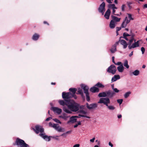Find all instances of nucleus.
<instances>
[{
	"label": "nucleus",
	"instance_id": "26",
	"mask_svg": "<svg viewBox=\"0 0 147 147\" xmlns=\"http://www.w3.org/2000/svg\"><path fill=\"white\" fill-rule=\"evenodd\" d=\"M131 35H129L126 32H124L123 35L124 38L127 41L129 40V38Z\"/></svg>",
	"mask_w": 147,
	"mask_h": 147
},
{
	"label": "nucleus",
	"instance_id": "56",
	"mask_svg": "<svg viewBox=\"0 0 147 147\" xmlns=\"http://www.w3.org/2000/svg\"><path fill=\"white\" fill-rule=\"evenodd\" d=\"M114 58H115V57H114L113 56L112 57V62H113V63H115V61H114Z\"/></svg>",
	"mask_w": 147,
	"mask_h": 147
},
{
	"label": "nucleus",
	"instance_id": "52",
	"mask_svg": "<svg viewBox=\"0 0 147 147\" xmlns=\"http://www.w3.org/2000/svg\"><path fill=\"white\" fill-rule=\"evenodd\" d=\"M95 139V138H94L92 139H90V141L91 142H92V143L94 142V140Z\"/></svg>",
	"mask_w": 147,
	"mask_h": 147
},
{
	"label": "nucleus",
	"instance_id": "47",
	"mask_svg": "<svg viewBox=\"0 0 147 147\" xmlns=\"http://www.w3.org/2000/svg\"><path fill=\"white\" fill-rule=\"evenodd\" d=\"M117 102L120 105L123 102V99H119L117 100Z\"/></svg>",
	"mask_w": 147,
	"mask_h": 147
},
{
	"label": "nucleus",
	"instance_id": "41",
	"mask_svg": "<svg viewBox=\"0 0 147 147\" xmlns=\"http://www.w3.org/2000/svg\"><path fill=\"white\" fill-rule=\"evenodd\" d=\"M56 130H57L59 132L62 131V129L61 128V127H60L59 126H58L56 129Z\"/></svg>",
	"mask_w": 147,
	"mask_h": 147
},
{
	"label": "nucleus",
	"instance_id": "60",
	"mask_svg": "<svg viewBox=\"0 0 147 147\" xmlns=\"http://www.w3.org/2000/svg\"><path fill=\"white\" fill-rule=\"evenodd\" d=\"M144 8H147V4H145L144 5Z\"/></svg>",
	"mask_w": 147,
	"mask_h": 147
},
{
	"label": "nucleus",
	"instance_id": "61",
	"mask_svg": "<svg viewBox=\"0 0 147 147\" xmlns=\"http://www.w3.org/2000/svg\"><path fill=\"white\" fill-rule=\"evenodd\" d=\"M114 2L116 4H117L118 3L117 0H115Z\"/></svg>",
	"mask_w": 147,
	"mask_h": 147
},
{
	"label": "nucleus",
	"instance_id": "23",
	"mask_svg": "<svg viewBox=\"0 0 147 147\" xmlns=\"http://www.w3.org/2000/svg\"><path fill=\"white\" fill-rule=\"evenodd\" d=\"M90 90L91 92L93 93L98 92L99 91V88L95 86L91 87L90 88Z\"/></svg>",
	"mask_w": 147,
	"mask_h": 147
},
{
	"label": "nucleus",
	"instance_id": "59",
	"mask_svg": "<svg viewBox=\"0 0 147 147\" xmlns=\"http://www.w3.org/2000/svg\"><path fill=\"white\" fill-rule=\"evenodd\" d=\"M119 41L118 42H116L115 44L114 45H116V47H117V45L119 43Z\"/></svg>",
	"mask_w": 147,
	"mask_h": 147
},
{
	"label": "nucleus",
	"instance_id": "40",
	"mask_svg": "<svg viewBox=\"0 0 147 147\" xmlns=\"http://www.w3.org/2000/svg\"><path fill=\"white\" fill-rule=\"evenodd\" d=\"M113 87H114L113 86H112V89L113 90V91L115 92H116V93L118 92L119 91V90H118L117 89V88H113Z\"/></svg>",
	"mask_w": 147,
	"mask_h": 147
},
{
	"label": "nucleus",
	"instance_id": "3",
	"mask_svg": "<svg viewBox=\"0 0 147 147\" xmlns=\"http://www.w3.org/2000/svg\"><path fill=\"white\" fill-rule=\"evenodd\" d=\"M84 106L83 105L79 106V108L80 110L78 111V113H79L78 116L80 118L81 117H84L87 118H90V117L88 116H86V115L87 114V112L84 110L83 109H84Z\"/></svg>",
	"mask_w": 147,
	"mask_h": 147
},
{
	"label": "nucleus",
	"instance_id": "43",
	"mask_svg": "<svg viewBox=\"0 0 147 147\" xmlns=\"http://www.w3.org/2000/svg\"><path fill=\"white\" fill-rule=\"evenodd\" d=\"M53 120L56 123H58L60 124L61 123V122L59 120L57 119H53Z\"/></svg>",
	"mask_w": 147,
	"mask_h": 147
},
{
	"label": "nucleus",
	"instance_id": "53",
	"mask_svg": "<svg viewBox=\"0 0 147 147\" xmlns=\"http://www.w3.org/2000/svg\"><path fill=\"white\" fill-rule=\"evenodd\" d=\"M79 146L80 144H77L74 145L73 147H79Z\"/></svg>",
	"mask_w": 147,
	"mask_h": 147
},
{
	"label": "nucleus",
	"instance_id": "18",
	"mask_svg": "<svg viewBox=\"0 0 147 147\" xmlns=\"http://www.w3.org/2000/svg\"><path fill=\"white\" fill-rule=\"evenodd\" d=\"M134 36L135 35L134 34H133L131 35V36L129 38V45H131L133 41L134 42L136 41V40L134 38Z\"/></svg>",
	"mask_w": 147,
	"mask_h": 147
},
{
	"label": "nucleus",
	"instance_id": "46",
	"mask_svg": "<svg viewBox=\"0 0 147 147\" xmlns=\"http://www.w3.org/2000/svg\"><path fill=\"white\" fill-rule=\"evenodd\" d=\"M71 130L67 131L65 133H63L61 135V136H63V135H66V134H70L71 133Z\"/></svg>",
	"mask_w": 147,
	"mask_h": 147
},
{
	"label": "nucleus",
	"instance_id": "48",
	"mask_svg": "<svg viewBox=\"0 0 147 147\" xmlns=\"http://www.w3.org/2000/svg\"><path fill=\"white\" fill-rule=\"evenodd\" d=\"M141 51L142 52V53L143 54L145 51V49L144 47H142L141 48Z\"/></svg>",
	"mask_w": 147,
	"mask_h": 147
},
{
	"label": "nucleus",
	"instance_id": "11",
	"mask_svg": "<svg viewBox=\"0 0 147 147\" xmlns=\"http://www.w3.org/2000/svg\"><path fill=\"white\" fill-rule=\"evenodd\" d=\"M130 22V20H129L127 17H126L125 20L123 21L122 23L121 26L122 28H125L128 23Z\"/></svg>",
	"mask_w": 147,
	"mask_h": 147
},
{
	"label": "nucleus",
	"instance_id": "4",
	"mask_svg": "<svg viewBox=\"0 0 147 147\" xmlns=\"http://www.w3.org/2000/svg\"><path fill=\"white\" fill-rule=\"evenodd\" d=\"M62 97L64 100H69V99L71 98L74 97V98L76 99L77 98L76 96H74L70 92H68L67 93L65 92H63L62 93Z\"/></svg>",
	"mask_w": 147,
	"mask_h": 147
},
{
	"label": "nucleus",
	"instance_id": "31",
	"mask_svg": "<svg viewBox=\"0 0 147 147\" xmlns=\"http://www.w3.org/2000/svg\"><path fill=\"white\" fill-rule=\"evenodd\" d=\"M107 108L110 110L113 111L115 109V107L112 105H108L107 106Z\"/></svg>",
	"mask_w": 147,
	"mask_h": 147
},
{
	"label": "nucleus",
	"instance_id": "44",
	"mask_svg": "<svg viewBox=\"0 0 147 147\" xmlns=\"http://www.w3.org/2000/svg\"><path fill=\"white\" fill-rule=\"evenodd\" d=\"M126 7V6L125 4L122 5L121 6V10L122 11H125V8Z\"/></svg>",
	"mask_w": 147,
	"mask_h": 147
},
{
	"label": "nucleus",
	"instance_id": "57",
	"mask_svg": "<svg viewBox=\"0 0 147 147\" xmlns=\"http://www.w3.org/2000/svg\"><path fill=\"white\" fill-rule=\"evenodd\" d=\"M109 145L111 146V147H112L113 146V144L110 142H109Z\"/></svg>",
	"mask_w": 147,
	"mask_h": 147
},
{
	"label": "nucleus",
	"instance_id": "22",
	"mask_svg": "<svg viewBox=\"0 0 147 147\" xmlns=\"http://www.w3.org/2000/svg\"><path fill=\"white\" fill-rule=\"evenodd\" d=\"M120 78V76L119 75H115L112 78L111 81L112 82H115L117 80L119 79Z\"/></svg>",
	"mask_w": 147,
	"mask_h": 147
},
{
	"label": "nucleus",
	"instance_id": "14",
	"mask_svg": "<svg viewBox=\"0 0 147 147\" xmlns=\"http://www.w3.org/2000/svg\"><path fill=\"white\" fill-rule=\"evenodd\" d=\"M81 86L82 88L84 90V93L85 94L89 93L88 91L89 88L87 86L84 84H82L81 85Z\"/></svg>",
	"mask_w": 147,
	"mask_h": 147
},
{
	"label": "nucleus",
	"instance_id": "28",
	"mask_svg": "<svg viewBox=\"0 0 147 147\" xmlns=\"http://www.w3.org/2000/svg\"><path fill=\"white\" fill-rule=\"evenodd\" d=\"M117 69L118 71L120 73L122 72L124 70V67L123 65L119 66L117 67Z\"/></svg>",
	"mask_w": 147,
	"mask_h": 147
},
{
	"label": "nucleus",
	"instance_id": "5",
	"mask_svg": "<svg viewBox=\"0 0 147 147\" xmlns=\"http://www.w3.org/2000/svg\"><path fill=\"white\" fill-rule=\"evenodd\" d=\"M98 103H103L106 106L110 103V99L108 97L101 98L98 102Z\"/></svg>",
	"mask_w": 147,
	"mask_h": 147
},
{
	"label": "nucleus",
	"instance_id": "35",
	"mask_svg": "<svg viewBox=\"0 0 147 147\" xmlns=\"http://www.w3.org/2000/svg\"><path fill=\"white\" fill-rule=\"evenodd\" d=\"M124 66L127 69H128L129 67V66L128 64V61L127 60L125 61L124 63Z\"/></svg>",
	"mask_w": 147,
	"mask_h": 147
},
{
	"label": "nucleus",
	"instance_id": "42",
	"mask_svg": "<svg viewBox=\"0 0 147 147\" xmlns=\"http://www.w3.org/2000/svg\"><path fill=\"white\" fill-rule=\"evenodd\" d=\"M89 95V93L86 94V100L88 102L90 100V98Z\"/></svg>",
	"mask_w": 147,
	"mask_h": 147
},
{
	"label": "nucleus",
	"instance_id": "64",
	"mask_svg": "<svg viewBox=\"0 0 147 147\" xmlns=\"http://www.w3.org/2000/svg\"><path fill=\"white\" fill-rule=\"evenodd\" d=\"M145 30L147 31V26H146V28H145Z\"/></svg>",
	"mask_w": 147,
	"mask_h": 147
},
{
	"label": "nucleus",
	"instance_id": "12",
	"mask_svg": "<svg viewBox=\"0 0 147 147\" xmlns=\"http://www.w3.org/2000/svg\"><path fill=\"white\" fill-rule=\"evenodd\" d=\"M80 117L79 116H73L70 117L69 120L67 122L68 124L70 123H74L75 122L77 121V118Z\"/></svg>",
	"mask_w": 147,
	"mask_h": 147
},
{
	"label": "nucleus",
	"instance_id": "27",
	"mask_svg": "<svg viewBox=\"0 0 147 147\" xmlns=\"http://www.w3.org/2000/svg\"><path fill=\"white\" fill-rule=\"evenodd\" d=\"M40 37L39 34H34L32 36V39L34 40H37Z\"/></svg>",
	"mask_w": 147,
	"mask_h": 147
},
{
	"label": "nucleus",
	"instance_id": "2",
	"mask_svg": "<svg viewBox=\"0 0 147 147\" xmlns=\"http://www.w3.org/2000/svg\"><path fill=\"white\" fill-rule=\"evenodd\" d=\"M33 129L37 134H38L40 132L39 136L47 141H49L50 140V137L57 140H59L58 136H54L48 137V136L45 135L44 132V129L41 126L36 125L35 127V129L33 128Z\"/></svg>",
	"mask_w": 147,
	"mask_h": 147
},
{
	"label": "nucleus",
	"instance_id": "19",
	"mask_svg": "<svg viewBox=\"0 0 147 147\" xmlns=\"http://www.w3.org/2000/svg\"><path fill=\"white\" fill-rule=\"evenodd\" d=\"M106 92L107 96L110 98L112 97L115 94V93L114 92H112L110 90H109Z\"/></svg>",
	"mask_w": 147,
	"mask_h": 147
},
{
	"label": "nucleus",
	"instance_id": "30",
	"mask_svg": "<svg viewBox=\"0 0 147 147\" xmlns=\"http://www.w3.org/2000/svg\"><path fill=\"white\" fill-rule=\"evenodd\" d=\"M98 96L99 97H105L107 96L106 94V92H103L99 93L98 95Z\"/></svg>",
	"mask_w": 147,
	"mask_h": 147
},
{
	"label": "nucleus",
	"instance_id": "37",
	"mask_svg": "<svg viewBox=\"0 0 147 147\" xmlns=\"http://www.w3.org/2000/svg\"><path fill=\"white\" fill-rule=\"evenodd\" d=\"M78 94H81V95L83 94V92L82 89L80 88H78L77 90Z\"/></svg>",
	"mask_w": 147,
	"mask_h": 147
},
{
	"label": "nucleus",
	"instance_id": "24",
	"mask_svg": "<svg viewBox=\"0 0 147 147\" xmlns=\"http://www.w3.org/2000/svg\"><path fill=\"white\" fill-rule=\"evenodd\" d=\"M110 51L112 53H114L117 51V47L116 45H113L110 49Z\"/></svg>",
	"mask_w": 147,
	"mask_h": 147
},
{
	"label": "nucleus",
	"instance_id": "55",
	"mask_svg": "<svg viewBox=\"0 0 147 147\" xmlns=\"http://www.w3.org/2000/svg\"><path fill=\"white\" fill-rule=\"evenodd\" d=\"M52 119V118L51 117H49L46 119V121H48L50 120V119Z\"/></svg>",
	"mask_w": 147,
	"mask_h": 147
},
{
	"label": "nucleus",
	"instance_id": "34",
	"mask_svg": "<svg viewBox=\"0 0 147 147\" xmlns=\"http://www.w3.org/2000/svg\"><path fill=\"white\" fill-rule=\"evenodd\" d=\"M131 94V92L130 91L126 92L124 95V98H127Z\"/></svg>",
	"mask_w": 147,
	"mask_h": 147
},
{
	"label": "nucleus",
	"instance_id": "45",
	"mask_svg": "<svg viewBox=\"0 0 147 147\" xmlns=\"http://www.w3.org/2000/svg\"><path fill=\"white\" fill-rule=\"evenodd\" d=\"M81 124V122L80 121L78 122L77 124H76L74 126V128H76L78 127V125H80Z\"/></svg>",
	"mask_w": 147,
	"mask_h": 147
},
{
	"label": "nucleus",
	"instance_id": "7",
	"mask_svg": "<svg viewBox=\"0 0 147 147\" xmlns=\"http://www.w3.org/2000/svg\"><path fill=\"white\" fill-rule=\"evenodd\" d=\"M117 70L116 67L114 65H111L107 69V71L113 74H115Z\"/></svg>",
	"mask_w": 147,
	"mask_h": 147
},
{
	"label": "nucleus",
	"instance_id": "1",
	"mask_svg": "<svg viewBox=\"0 0 147 147\" xmlns=\"http://www.w3.org/2000/svg\"><path fill=\"white\" fill-rule=\"evenodd\" d=\"M68 108L65 107H63V110L65 113L68 114H71L72 112H76L79 109V105L76 103L73 100H69L66 104Z\"/></svg>",
	"mask_w": 147,
	"mask_h": 147
},
{
	"label": "nucleus",
	"instance_id": "17",
	"mask_svg": "<svg viewBox=\"0 0 147 147\" xmlns=\"http://www.w3.org/2000/svg\"><path fill=\"white\" fill-rule=\"evenodd\" d=\"M111 17L112 19V20H111L115 22L116 24H117V22H119L121 20L120 18H118L115 16L113 15L111 16Z\"/></svg>",
	"mask_w": 147,
	"mask_h": 147
},
{
	"label": "nucleus",
	"instance_id": "15",
	"mask_svg": "<svg viewBox=\"0 0 147 147\" xmlns=\"http://www.w3.org/2000/svg\"><path fill=\"white\" fill-rule=\"evenodd\" d=\"M109 7L110 8H111L112 9V13L113 15H115V9H117V8L115 6L114 4H110L108 5Z\"/></svg>",
	"mask_w": 147,
	"mask_h": 147
},
{
	"label": "nucleus",
	"instance_id": "50",
	"mask_svg": "<svg viewBox=\"0 0 147 147\" xmlns=\"http://www.w3.org/2000/svg\"><path fill=\"white\" fill-rule=\"evenodd\" d=\"M114 64L116 65H118L119 66L121 65H123L122 64L121 62H119L116 63H114Z\"/></svg>",
	"mask_w": 147,
	"mask_h": 147
},
{
	"label": "nucleus",
	"instance_id": "8",
	"mask_svg": "<svg viewBox=\"0 0 147 147\" xmlns=\"http://www.w3.org/2000/svg\"><path fill=\"white\" fill-rule=\"evenodd\" d=\"M86 106L87 108L89 110L94 109L97 107L98 105L96 103H92L89 104L88 103H86Z\"/></svg>",
	"mask_w": 147,
	"mask_h": 147
},
{
	"label": "nucleus",
	"instance_id": "49",
	"mask_svg": "<svg viewBox=\"0 0 147 147\" xmlns=\"http://www.w3.org/2000/svg\"><path fill=\"white\" fill-rule=\"evenodd\" d=\"M121 26L120 27H116V33H118V32L119 31L121 28Z\"/></svg>",
	"mask_w": 147,
	"mask_h": 147
},
{
	"label": "nucleus",
	"instance_id": "51",
	"mask_svg": "<svg viewBox=\"0 0 147 147\" xmlns=\"http://www.w3.org/2000/svg\"><path fill=\"white\" fill-rule=\"evenodd\" d=\"M113 0H106L107 2L109 3H111Z\"/></svg>",
	"mask_w": 147,
	"mask_h": 147
},
{
	"label": "nucleus",
	"instance_id": "9",
	"mask_svg": "<svg viewBox=\"0 0 147 147\" xmlns=\"http://www.w3.org/2000/svg\"><path fill=\"white\" fill-rule=\"evenodd\" d=\"M105 3L104 2H103L100 5L98 10L100 13H102V15H103L104 12L105 11Z\"/></svg>",
	"mask_w": 147,
	"mask_h": 147
},
{
	"label": "nucleus",
	"instance_id": "58",
	"mask_svg": "<svg viewBox=\"0 0 147 147\" xmlns=\"http://www.w3.org/2000/svg\"><path fill=\"white\" fill-rule=\"evenodd\" d=\"M121 117L122 115H117V117L119 119L121 118Z\"/></svg>",
	"mask_w": 147,
	"mask_h": 147
},
{
	"label": "nucleus",
	"instance_id": "20",
	"mask_svg": "<svg viewBox=\"0 0 147 147\" xmlns=\"http://www.w3.org/2000/svg\"><path fill=\"white\" fill-rule=\"evenodd\" d=\"M69 100H59L58 102L59 104L61 105H66V104L69 101Z\"/></svg>",
	"mask_w": 147,
	"mask_h": 147
},
{
	"label": "nucleus",
	"instance_id": "10",
	"mask_svg": "<svg viewBox=\"0 0 147 147\" xmlns=\"http://www.w3.org/2000/svg\"><path fill=\"white\" fill-rule=\"evenodd\" d=\"M52 110L55 113H57L58 115H60L62 112V109L56 107H53L51 108Z\"/></svg>",
	"mask_w": 147,
	"mask_h": 147
},
{
	"label": "nucleus",
	"instance_id": "13",
	"mask_svg": "<svg viewBox=\"0 0 147 147\" xmlns=\"http://www.w3.org/2000/svg\"><path fill=\"white\" fill-rule=\"evenodd\" d=\"M119 42L120 44L123 46V49H126L127 46L128 44L124 40L120 39Z\"/></svg>",
	"mask_w": 147,
	"mask_h": 147
},
{
	"label": "nucleus",
	"instance_id": "29",
	"mask_svg": "<svg viewBox=\"0 0 147 147\" xmlns=\"http://www.w3.org/2000/svg\"><path fill=\"white\" fill-rule=\"evenodd\" d=\"M77 90L75 88H70L69 89V90L72 92V94L73 96H76L75 95V93Z\"/></svg>",
	"mask_w": 147,
	"mask_h": 147
},
{
	"label": "nucleus",
	"instance_id": "6",
	"mask_svg": "<svg viewBox=\"0 0 147 147\" xmlns=\"http://www.w3.org/2000/svg\"><path fill=\"white\" fill-rule=\"evenodd\" d=\"M142 41V40H139L134 42L132 44L129 45L128 46V48L129 49H134L135 48L138 47H139V42Z\"/></svg>",
	"mask_w": 147,
	"mask_h": 147
},
{
	"label": "nucleus",
	"instance_id": "33",
	"mask_svg": "<svg viewBox=\"0 0 147 147\" xmlns=\"http://www.w3.org/2000/svg\"><path fill=\"white\" fill-rule=\"evenodd\" d=\"M95 86H97L100 88H103L105 86L104 85L102 84L99 82L96 84L95 85Z\"/></svg>",
	"mask_w": 147,
	"mask_h": 147
},
{
	"label": "nucleus",
	"instance_id": "36",
	"mask_svg": "<svg viewBox=\"0 0 147 147\" xmlns=\"http://www.w3.org/2000/svg\"><path fill=\"white\" fill-rule=\"evenodd\" d=\"M139 71L138 70H136L133 72L132 73L134 75L137 76L139 74Z\"/></svg>",
	"mask_w": 147,
	"mask_h": 147
},
{
	"label": "nucleus",
	"instance_id": "62",
	"mask_svg": "<svg viewBox=\"0 0 147 147\" xmlns=\"http://www.w3.org/2000/svg\"><path fill=\"white\" fill-rule=\"evenodd\" d=\"M145 67H146V66L144 65H143V66H142V68H145Z\"/></svg>",
	"mask_w": 147,
	"mask_h": 147
},
{
	"label": "nucleus",
	"instance_id": "32",
	"mask_svg": "<svg viewBox=\"0 0 147 147\" xmlns=\"http://www.w3.org/2000/svg\"><path fill=\"white\" fill-rule=\"evenodd\" d=\"M49 125L51 127H53L55 129L58 126V125L56 124H53L52 123L50 122L49 124Z\"/></svg>",
	"mask_w": 147,
	"mask_h": 147
},
{
	"label": "nucleus",
	"instance_id": "25",
	"mask_svg": "<svg viewBox=\"0 0 147 147\" xmlns=\"http://www.w3.org/2000/svg\"><path fill=\"white\" fill-rule=\"evenodd\" d=\"M117 24L115 22L111 20L109 24V27L111 29H113L115 27Z\"/></svg>",
	"mask_w": 147,
	"mask_h": 147
},
{
	"label": "nucleus",
	"instance_id": "54",
	"mask_svg": "<svg viewBox=\"0 0 147 147\" xmlns=\"http://www.w3.org/2000/svg\"><path fill=\"white\" fill-rule=\"evenodd\" d=\"M133 51H131V53L129 55V57H130L132 56L133 55Z\"/></svg>",
	"mask_w": 147,
	"mask_h": 147
},
{
	"label": "nucleus",
	"instance_id": "16",
	"mask_svg": "<svg viewBox=\"0 0 147 147\" xmlns=\"http://www.w3.org/2000/svg\"><path fill=\"white\" fill-rule=\"evenodd\" d=\"M59 117L66 121L70 117V116L66 113H63L61 115H59Z\"/></svg>",
	"mask_w": 147,
	"mask_h": 147
},
{
	"label": "nucleus",
	"instance_id": "21",
	"mask_svg": "<svg viewBox=\"0 0 147 147\" xmlns=\"http://www.w3.org/2000/svg\"><path fill=\"white\" fill-rule=\"evenodd\" d=\"M111 13V11L109 9H108L106 12L104 17L107 19H109Z\"/></svg>",
	"mask_w": 147,
	"mask_h": 147
},
{
	"label": "nucleus",
	"instance_id": "39",
	"mask_svg": "<svg viewBox=\"0 0 147 147\" xmlns=\"http://www.w3.org/2000/svg\"><path fill=\"white\" fill-rule=\"evenodd\" d=\"M129 18V20H130V21L131 20H133L134 19L132 17L130 13H127V14Z\"/></svg>",
	"mask_w": 147,
	"mask_h": 147
},
{
	"label": "nucleus",
	"instance_id": "63",
	"mask_svg": "<svg viewBox=\"0 0 147 147\" xmlns=\"http://www.w3.org/2000/svg\"><path fill=\"white\" fill-rule=\"evenodd\" d=\"M137 10H138V12L139 13V11L140 10V9L139 8H138L137 9Z\"/></svg>",
	"mask_w": 147,
	"mask_h": 147
},
{
	"label": "nucleus",
	"instance_id": "38",
	"mask_svg": "<svg viewBox=\"0 0 147 147\" xmlns=\"http://www.w3.org/2000/svg\"><path fill=\"white\" fill-rule=\"evenodd\" d=\"M132 4V3L131 2H127V5L129 9H131L132 8V7L131 6V5Z\"/></svg>",
	"mask_w": 147,
	"mask_h": 147
}]
</instances>
